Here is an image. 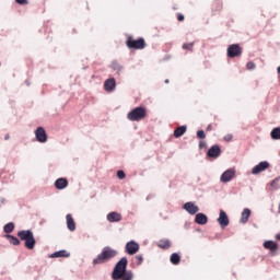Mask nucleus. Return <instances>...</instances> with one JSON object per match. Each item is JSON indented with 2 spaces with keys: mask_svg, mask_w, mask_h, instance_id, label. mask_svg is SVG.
Returning <instances> with one entry per match:
<instances>
[{
  "mask_svg": "<svg viewBox=\"0 0 280 280\" xmlns=\"http://www.w3.org/2000/svg\"><path fill=\"white\" fill-rule=\"evenodd\" d=\"M114 257H117V250L106 246L103 248L102 253L93 259V265L97 266L100 264H106V261H110Z\"/></svg>",
  "mask_w": 280,
  "mask_h": 280,
  "instance_id": "nucleus-1",
  "label": "nucleus"
},
{
  "mask_svg": "<svg viewBox=\"0 0 280 280\" xmlns=\"http://www.w3.org/2000/svg\"><path fill=\"white\" fill-rule=\"evenodd\" d=\"M18 237L25 242V246L28 250H34V246H36V238H34V233L32 230H22L18 232Z\"/></svg>",
  "mask_w": 280,
  "mask_h": 280,
  "instance_id": "nucleus-2",
  "label": "nucleus"
},
{
  "mask_svg": "<svg viewBox=\"0 0 280 280\" xmlns=\"http://www.w3.org/2000/svg\"><path fill=\"white\" fill-rule=\"evenodd\" d=\"M128 266V258L122 257L115 266L114 271L112 273V278L114 280H119L121 277H124V273L126 272V268Z\"/></svg>",
  "mask_w": 280,
  "mask_h": 280,
  "instance_id": "nucleus-3",
  "label": "nucleus"
},
{
  "mask_svg": "<svg viewBox=\"0 0 280 280\" xmlns=\"http://www.w3.org/2000/svg\"><path fill=\"white\" fill-rule=\"evenodd\" d=\"M144 117H148V109L145 107H136L127 115L129 121H141Z\"/></svg>",
  "mask_w": 280,
  "mask_h": 280,
  "instance_id": "nucleus-4",
  "label": "nucleus"
},
{
  "mask_svg": "<svg viewBox=\"0 0 280 280\" xmlns=\"http://www.w3.org/2000/svg\"><path fill=\"white\" fill-rule=\"evenodd\" d=\"M126 45L129 49H145V39L143 37L135 39L129 36L127 37Z\"/></svg>",
  "mask_w": 280,
  "mask_h": 280,
  "instance_id": "nucleus-5",
  "label": "nucleus"
},
{
  "mask_svg": "<svg viewBox=\"0 0 280 280\" xmlns=\"http://www.w3.org/2000/svg\"><path fill=\"white\" fill-rule=\"evenodd\" d=\"M240 56H242L240 44H232L228 47V58H240Z\"/></svg>",
  "mask_w": 280,
  "mask_h": 280,
  "instance_id": "nucleus-6",
  "label": "nucleus"
},
{
  "mask_svg": "<svg viewBox=\"0 0 280 280\" xmlns=\"http://www.w3.org/2000/svg\"><path fill=\"white\" fill-rule=\"evenodd\" d=\"M35 137L38 143H47V131H45V128L37 127L35 130Z\"/></svg>",
  "mask_w": 280,
  "mask_h": 280,
  "instance_id": "nucleus-7",
  "label": "nucleus"
},
{
  "mask_svg": "<svg viewBox=\"0 0 280 280\" xmlns=\"http://www.w3.org/2000/svg\"><path fill=\"white\" fill-rule=\"evenodd\" d=\"M218 223L220 224L221 229H226V226H229L230 224L229 215L224 210H220Z\"/></svg>",
  "mask_w": 280,
  "mask_h": 280,
  "instance_id": "nucleus-8",
  "label": "nucleus"
},
{
  "mask_svg": "<svg viewBox=\"0 0 280 280\" xmlns=\"http://www.w3.org/2000/svg\"><path fill=\"white\" fill-rule=\"evenodd\" d=\"M264 248H266V250H270V254L275 256L277 255V250H279V244L275 241H266L264 243Z\"/></svg>",
  "mask_w": 280,
  "mask_h": 280,
  "instance_id": "nucleus-9",
  "label": "nucleus"
},
{
  "mask_svg": "<svg viewBox=\"0 0 280 280\" xmlns=\"http://www.w3.org/2000/svg\"><path fill=\"white\" fill-rule=\"evenodd\" d=\"M221 154L222 149H220V145L218 144L212 145L207 152V156H209V159H218Z\"/></svg>",
  "mask_w": 280,
  "mask_h": 280,
  "instance_id": "nucleus-10",
  "label": "nucleus"
},
{
  "mask_svg": "<svg viewBox=\"0 0 280 280\" xmlns=\"http://www.w3.org/2000/svg\"><path fill=\"white\" fill-rule=\"evenodd\" d=\"M183 209H185V211H187V213H189L190 215H196V213H198V211H200V208H198V206H196V203L189 201L186 202L183 206Z\"/></svg>",
  "mask_w": 280,
  "mask_h": 280,
  "instance_id": "nucleus-11",
  "label": "nucleus"
},
{
  "mask_svg": "<svg viewBox=\"0 0 280 280\" xmlns=\"http://www.w3.org/2000/svg\"><path fill=\"white\" fill-rule=\"evenodd\" d=\"M126 253H128V255H137V253H139V245L137 242L135 241H130L126 244Z\"/></svg>",
  "mask_w": 280,
  "mask_h": 280,
  "instance_id": "nucleus-12",
  "label": "nucleus"
},
{
  "mask_svg": "<svg viewBox=\"0 0 280 280\" xmlns=\"http://www.w3.org/2000/svg\"><path fill=\"white\" fill-rule=\"evenodd\" d=\"M233 178H235V170L230 168L221 175V183H230Z\"/></svg>",
  "mask_w": 280,
  "mask_h": 280,
  "instance_id": "nucleus-13",
  "label": "nucleus"
},
{
  "mask_svg": "<svg viewBox=\"0 0 280 280\" xmlns=\"http://www.w3.org/2000/svg\"><path fill=\"white\" fill-rule=\"evenodd\" d=\"M116 86L117 82L115 81V78L107 79L104 83V89L107 91V93H113Z\"/></svg>",
  "mask_w": 280,
  "mask_h": 280,
  "instance_id": "nucleus-14",
  "label": "nucleus"
},
{
  "mask_svg": "<svg viewBox=\"0 0 280 280\" xmlns=\"http://www.w3.org/2000/svg\"><path fill=\"white\" fill-rule=\"evenodd\" d=\"M268 167H270V164L268 162H260L253 168L252 174H261V172H266Z\"/></svg>",
  "mask_w": 280,
  "mask_h": 280,
  "instance_id": "nucleus-15",
  "label": "nucleus"
},
{
  "mask_svg": "<svg viewBox=\"0 0 280 280\" xmlns=\"http://www.w3.org/2000/svg\"><path fill=\"white\" fill-rule=\"evenodd\" d=\"M69 186V180H67V178L65 177H61V178H58L56 182H55V187L56 189H65Z\"/></svg>",
  "mask_w": 280,
  "mask_h": 280,
  "instance_id": "nucleus-16",
  "label": "nucleus"
},
{
  "mask_svg": "<svg viewBox=\"0 0 280 280\" xmlns=\"http://www.w3.org/2000/svg\"><path fill=\"white\" fill-rule=\"evenodd\" d=\"M196 224L205 225L207 222H209V218L206 217L205 213H197L195 217Z\"/></svg>",
  "mask_w": 280,
  "mask_h": 280,
  "instance_id": "nucleus-17",
  "label": "nucleus"
},
{
  "mask_svg": "<svg viewBox=\"0 0 280 280\" xmlns=\"http://www.w3.org/2000/svg\"><path fill=\"white\" fill-rule=\"evenodd\" d=\"M108 222H121V213L119 212H109L107 214Z\"/></svg>",
  "mask_w": 280,
  "mask_h": 280,
  "instance_id": "nucleus-18",
  "label": "nucleus"
},
{
  "mask_svg": "<svg viewBox=\"0 0 280 280\" xmlns=\"http://www.w3.org/2000/svg\"><path fill=\"white\" fill-rule=\"evenodd\" d=\"M66 222L69 231H75V221L73 220V217L71 214L66 215Z\"/></svg>",
  "mask_w": 280,
  "mask_h": 280,
  "instance_id": "nucleus-19",
  "label": "nucleus"
},
{
  "mask_svg": "<svg viewBox=\"0 0 280 280\" xmlns=\"http://www.w3.org/2000/svg\"><path fill=\"white\" fill-rule=\"evenodd\" d=\"M172 243L167 238L160 240L158 242V247L162 248L163 250H167V248H171Z\"/></svg>",
  "mask_w": 280,
  "mask_h": 280,
  "instance_id": "nucleus-20",
  "label": "nucleus"
},
{
  "mask_svg": "<svg viewBox=\"0 0 280 280\" xmlns=\"http://www.w3.org/2000/svg\"><path fill=\"white\" fill-rule=\"evenodd\" d=\"M71 256V254H69L67 250H65V249H61V250H59V252H55V253H52L49 257H50V259H56V258H58V257H70Z\"/></svg>",
  "mask_w": 280,
  "mask_h": 280,
  "instance_id": "nucleus-21",
  "label": "nucleus"
},
{
  "mask_svg": "<svg viewBox=\"0 0 280 280\" xmlns=\"http://www.w3.org/2000/svg\"><path fill=\"white\" fill-rule=\"evenodd\" d=\"M187 132V126H180V127H177L175 130H174V137L176 139H178L179 137H183V135H185Z\"/></svg>",
  "mask_w": 280,
  "mask_h": 280,
  "instance_id": "nucleus-22",
  "label": "nucleus"
},
{
  "mask_svg": "<svg viewBox=\"0 0 280 280\" xmlns=\"http://www.w3.org/2000/svg\"><path fill=\"white\" fill-rule=\"evenodd\" d=\"M248 218H250V209L245 208L241 215V223L246 224V222H248Z\"/></svg>",
  "mask_w": 280,
  "mask_h": 280,
  "instance_id": "nucleus-23",
  "label": "nucleus"
},
{
  "mask_svg": "<svg viewBox=\"0 0 280 280\" xmlns=\"http://www.w3.org/2000/svg\"><path fill=\"white\" fill-rule=\"evenodd\" d=\"M4 237L12 244L13 246H19L21 244V241H19L15 236L7 234Z\"/></svg>",
  "mask_w": 280,
  "mask_h": 280,
  "instance_id": "nucleus-24",
  "label": "nucleus"
},
{
  "mask_svg": "<svg viewBox=\"0 0 280 280\" xmlns=\"http://www.w3.org/2000/svg\"><path fill=\"white\" fill-rule=\"evenodd\" d=\"M222 10V1L215 0L212 2V11L213 12H221Z\"/></svg>",
  "mask_w": 280,
  "mask_h": 280,
  "instance_id": "nucleus-25",
  "label": "nucleus"
},
{
  "mask_svg": "<svg viewBox=\"0 0 280 280\" xmlns=\"http://www.w3.org/2000/svg\"><path fill=\"white\" fill-rule=\"evenodd\" d=\"M171 264L178 266L180 264V256L177 253L171 255Z\"/></svg>",
  "mask_w": 280,
  "mask_h": 280,
  "instance_id": "nucleus-26",
  "label": "nucleus"
},
{
  "mask_svg": "<svg viewBox=\"0 0 280 280\" xmlns=\"http://www.w3.org/2000/svg\"><path fill=\"white\" fill-rule=\"evenodd\" d=\"M271 139L279 140L280 139V127L272 129Z\"/></svg>",
  "mask_w": 280,
  "mask_h": 280,
  "instance_id": "nucleus-27",
  "label": "nucleus"
},
{
  "mask_svg": "<svg viewBox=\"0 0 280 280\" xmlns=\"http://www.w3.org/2000/svg\"><path fill=\"white\" fill-rule=\"evenodd\" d=\"M4 233H12L14 231V223H7L3 228Z\"/></svg>",
  "mask_w": 280,
  "mask_h": 280,
  "instance_id": "nucleus-28",
  "label": "nucleus"
},
{
  "mask_svg": "<svg viewBox=\"0 0 280 280\" xmlns=\"http://www.w3.org/2000/svg\"><path fill=\"white\" fill-rule=\"evenodd\" d=\"M120 280H132V272L125 271L120 278Z\"/></svg>",
  "mask_w": 280,
  "mask_h": 280,
  "instance_id": "nucleus-29",
  "label": "nucleus"
},
{
  "mask_svg": "<svg viewBox=\"0 0 280 280\" xmlns=\"http://www.w3.org/2000/svg\"><path fill=\"white\" fill-rule=\"evenodd\" d=\"M272 189H279L280 188V184H279V177L275 178L271 183H270Z\"/></svg>",
  "mask_w": 280,
  "mask_h": 280,
  "instance_id": "nucleus-30",
  "label": "nucleus"
},
{
  "mask_svg": "<svg viewBox=\"0 0 280 280\" xmlns=\"http://www.w3.org/2000/svg\"><path fill=\"white\" fill-rule=\"evenodd\" d=\"M183 49H186L188 51H194V43H186L183 45Z\"/></svg>",
  "mask_w": 280,
  "mask_h": 280,
  "instance_id": "nucleus-31",
  "label": "nucleus"
},
{
  "mask_svg": "<svg viewBox=\"0 0 280 280\" xmlns=\"http://www.w3.org/2000/svg\"><path fill=\"white\" fill-rule=\"evenodd\" d=\"M112 69H114L115 71H121V66L119 65V62L114 61L112 63Z\"/></svg>",
  "mask_w": 280,
  "mask_h": 280,
  "instance_id": "nucleus-32",
  "label": "nucleus"
},
{
  "mask_svg": "<svg viewBox=\"0 0 280 280\" xmlns=\"http://www.w3.org/2000/svg\"><path fill=\"white\" fill-rule=\"evenodd\" d=\"M198 139H207V135L202 130L197 131Z\"/></svg>",
  "mask_w": 280,
  "mask_h": 280,
  "instance_id": "nucleus-33",
  "label": "nucleus"
},
{
  "mask_svg": "<svg viewBox=\"0 0 280 280\" xmlns=\"http://www.w3.org/2000/svg\"><path fill=\"white\" fill-rule=\"evenodd\" d=\"M117 177L119 178V180H124V178H126V173L124 171H118Z\"/></svg>",
  "mask_w": 280,
  "mask_h": 280,
  "instance_id": "nucleus-34",
  "label": "nucleus"
},
{
  "mask_svg": "<svg viewBox=\"0 0 280 280\" xmlns=\"http://www.w3.org/2000/svg\"><path fill=\"white\" fill-rule=\"evenodd\" d=\"M136 261L138 266H141L143 264V256L142 255L136 256Z\"/></svg>",
  "mask_w": 280,
  "mask_h": 280,
  "instance_id": "nucleus-35",
  "label": "nucleus"
},
{
  "mask_svg": "<svg viewBox=\"0 0 280 280\" xmlns=\"http://www.w3.org/2000/svg\"><path fill=\"white\" fill-rule=\"evenodd\" d=\"M246 67H247V69H248L249 71H253V69H255L256 66H255V62L249 61V62H247Z\"/></svg>",
  "mask_w": 280,
  "mask_h": 280,
  "instance_id": "nucleus-36",
  "label": "nucleus"
},
{
  "mask_svg": "<svg viewBox=\"0 0 280 280\" xmlns=\"http://www.w3.org/2000/svg\"><path fill=\"white\" fill-rule=\"evenodd\" d=\"M223 139H224V141H228V142L233 141V133L225 135Z\"/></svg>",
  "mask_w": 280,
  "mask_h": 280,
  "instance_id": "nucleus-37",
  "label": "nucleus"
},
{
  "mask_svg": "<svg viewBox=\"0 0 280 280\" xmlns=\"http://www.w3.org/2000/svg\"><path fill=\"white\" fill-rule=\"evenodd\" d=\"M205 148H207V142L203 140L199 141V150H202Z\"/></svg>",
  "mask_w": 280,
  "mask_h": 280,
  "instance_id": "nucleus-38",
  "label": "nucleus"
},
{
  "mask_svg": "<svg viewBox=\"0 0 280 280\" xmlns=\"http://www.w3.org/2000/svg\"><path fill=\"white\" fill-rule=\"evenodd\" d=\"M177 21L179 22L185 21V15H183L182 13H177Z\"/></svg>",
  "mask_w": 280,
  "mask_h": 280,
  "instance_id": "nucleus-39",
  "label": "nucleus"
},
{
  "mask_svg": "<svg viewBox=\"0 0 280 280\" xmlns=\"http://www.w3.org/2000/svg\"><path fill=\"white\" fill-rule=\"evenodd\" d=\"M20 5H27V0H15Z\"/></svg>",
  "mask_w": 280,
  "mask_h": 280,
  "instance_id": "nucleus-40",
  "label": "nucleus"
},
{
  "mask_svg": "<svg viewBox=\"0 0 280 280\" xmlns=\"http://www.w3.org/2000/svg\"><path fill=\"white\" fill-rule=\"evenodd\" d=\"M207 130H208V131H211V130H213V126H211V125H208V127H207Z\"/></svg>",
  "mask_w": 280,
  "mask_h": 280,
  "instance_id": "nucleus-41",
  "label": "nucleus"
},
{
  "mask_svg": "<svg viewBox=\"0 0 280 280\" xmlns=\"http://www.w3.org/2000/svg\"><path fill=\"white\" fill-rule=\"evenodd\" d=\"M9 139H10V133H7V135L4 136V140L8 141Z\"/></svg>",
  "mask_w": 280,
  "mask_h": 280,
  "instance_id": "nucleus-42",
  "label": "nucleus"
},
{
  "mask_svg": "<svg viewBox=\"0 0 280 280\" xmlns=\"http://www.w3.org/2000/svg\"><path fill=\"white\" fill-rule=\"evenodd\" d=\"M164 82L165 84H170V79H166Z\"/></svg>",
  "mask_w": 280,
  "mask_h": 280,
  "instance_id": "nucleus-43",
  "label": "nucleus"
}]
</instances>
